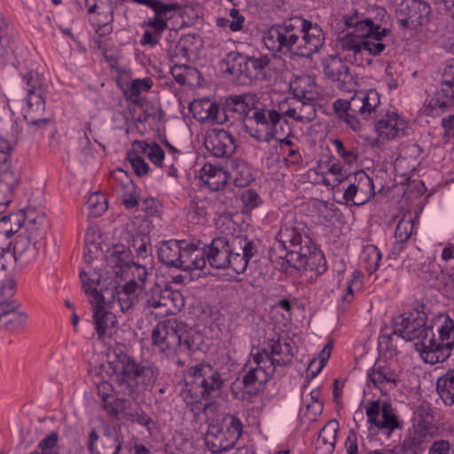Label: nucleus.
<instances>
[{"label":"nucleus","instance_id":"f257e3e1","mask_svg":"<svg viewBox=\"0 0 454 454\" xmlns=\"http://www.w3.org/2000/svg\"><path fill=\"white\" fill-rule=\"evenodd\" d=\"M115 393L119 395L137 399L152 387L159 375L157 367L149 361L137 362L133 357L122 354L118 356L114 365ZM108 395H102L104 408L112 416H117L125 408L126 399L116 397L108 401Z\"/></svg>","mask_w":454,"mask_h":454},{"label":"nucleus","instance_id":"f03ea898","mask_svg":"<svg viewBox=\"0 0 454 454\" xmlns=\"http://www.w3.org/2000/svg\"><path fill=\"white\" fill-rule=\"evenodd\" d=\"M273 249H281L279 257H285L287 263L297 270L309 264L315 265L323 258L322 253L308 236L307 226L301 222L284 223L278 232Z\"/></svg>","mask_w":454,"mask_h":454},{"label":"nucleus","instance_id":"7ed1b4c3","mask_svg":"<svg viewBox=\"0 0 454 454\" xmlns=\"http://www.w3.org/2000/svg\"><path fill=\"white\" fill-rule=\"evenodd\" d=\"M222 374L208 364H200L192 366L185 378V388L183 395L191 411L197 413L202 411L208 419L216 410L215 403L203 404V399L216 396L224 385Z\"/></svg>","mask_w":454,"mask_h":454},{"label":"nucleus","instance_id":"20e7f679","mask_svg":"<svg viewBox=\"0 0 454 454\" xmlns=\"http://www.w3.org/2000/svg\"><path fill=\"white\" fill-rule=\"evenodd\" d=\"M153 347L168 358L177 357L176 364L184 366L185 357L195 349L186 334L184 325L176 318L160 321L152 331Z\"/></svg>","mask_w":454,"mask_h":454},{"label":"nucleus","instance_id":"39448f33","mask_svg":"<svg viewBox=\"0 0 454 454\" xmlns=\"http://www.w3.org/2000/svg\"><path fill=\"white\" fill-rule=\"evenodd\" d=\"M380 18H360L357 13L345 19L349 28H355L364 37L363 51L372 56H380L391 43V30L387 27L389 16L382 10Z\"/></svg>","mask_w":454,"mask_h":454},{"label":"nucleus","instance_id":"423d86ee","mask_svg":"<svg viewBox=\"0 0 454 454\" xmlns=\"http://www.w3.org/2000/svg\"><path fill=\"white\" fill-rule=\"evenodd\" d=\"M427 315L423 311L415 310L408 317L399 316L394 320V326H385L381 329L380 344H385L387 349H396L394 337L405 340L419 339L424 342L431 336L432 327L427 325Z\"/></svg>","mask_w":454,"mask_h":454},{"label":"nucleus","instance_id":"0eeeda50","mask_svg":"<svg viewBox=\"0 0 454 454\" xmlns=\"http://www.w3.org/2000/svg\"><path fill=\"white\" fill-rule=\"evenodd\" d=\"M440 324L439 340L434 339L432 332L424 342H416L415 349L420 354L422 359L430 364L446 361L454 348V322L446 314H440L436 317Z\"/></svg>","mask_w":454,"mask_h":454},{"label":"nucleus","instance_id":"6e6552de","mask_svg":"<svg viewBox=\"0 0 454 454\" xmlns=\"http://www.w3.org/2000/svg\"><path fill=\"white\" fill-rule=\"evenodd\" d=\"M43 239L41 227L35 218L28 221L25 232L20 234L15 243L4 241L0 246V282L4 281L2 277L4 271L16 261L17 256H21L28 252L35 256L39 249L40 241Z\"/></svg>","mask_w":454,"mask_h":454},{"label":"nucleus","instance_id":"1a4fd4ad","mask_svg":"<svg viewBox=\"0 0 454 454\" xmlns=\"http://www.w3.org/2000/svg\"><path fill=\"white\" fill-rule=\"evenodd\" d=\"M84 293L93 309V322L98 339L111 335L116 325V317L111 311L114 309V295L110 289H98L94 286H82Z\"/></svg>","mask_w":454,"mask_h":454},{"label":"nucleus","instance_id":"9d476101","mask_svg":"<svg viewBox=\"0 0 454 454\" xmlns=\"http://www.w3.org/2000/svg\"><path fill=\"white\" fill-rule=\"evenodd\" d=\"M130 251L124 245L117 244L107 249L106 262L111 268L113 281L116 284L124 281L125 284L144 283L148 274L145 266L129 262Z\"/></svg>","mask_w":454,"mask_h":454},{"label":"nucleus","instance_id":"9b49d317","mask_svg":"<svg viewBox=\"0 0 454 454\" xmlns=\"http://www.w3.org/2000/svg\"><path fill=\"white\" fill-rule=\"evenodd\" d=\"M299 26L296 18L262 31V42L273 53L296 56Z\"/></svg>","mask_w":454,"mask_h":454},{"label":"nucleus","instance_id":"f8f14e48","mask_svg":"<svg viewBox=\"0 0 454 454\" xmlns=\"http://www.w3.org/2000/svg\"><path fill=\"white\" fill-rule=\"evenodd\" d=\"M242 433L240 420L227 415L223 419V426L209 425L205 435V445L213 454H218L231 449L239 440Z\"/></svg>","mask_w":454,"mask_h":454},{"label":"nucleus","instance_id":"ddd939ff","mask_svg":"<svg viewBox=\"0 0 454 454\" xmlns=\"http://www.w3.org/2000/svg\"><path fill=\"white\" fill-rule=\"evenodd\" d=\"M27 85V111L24 119L35 130L42 129L51 122V118L44 117L45 99L44 91L38 80H35L31 73L23 76Z\"/></svg>","mask_w":454,"mask_h":454},{"label":"nucleus","instance_id":"4468645a","mask_svg":"<svg viewBox=\"0 0 454 454\" xmlns=\"http://www.w3.org/2000/svg\"><path fill=\"white\" fill-rule=\"evenodd\" d=\"M299 26L296 56L311 59L325 45V34L322 27L311 20L296 18Z\"/></svg>","mask_w":454,"mask_h":454},{"label":"nucleus","instance_id":"2eb2a0df","mask_svg":"<svg viewBox=\"0 0 454 454\" xmlns=\"http://www.w3.org/2000/svg\"><path fill=\"white\" fill-rule=\"evenodd\" d=\"M251 121L254 124L247 127L249 135L258 141L269 142L277 136V126L281 121V114L275 109L256 106Z\"/></svg>","mask_w":454,"mask_h":454},{"label":"nucleus","instance_id":"dca6fc26","mask_svg":"<svg viewBox=\"0 0 454 454\" xmlns=\"http://www.w3.org/2000/svg\"><path fill=\"white\" fill-rule=\"evenodd\" d=\"M255 367H251L243 376V387L247 394L255 395L275 373L272 364L265 355H253Z\"/></svg>","mask_w":454,"mask_h":454},{"label":"nucleus","instance_id":"f3484780","mask_svg":"<svg viewBox=\"0 0 454 454\" xmlns=\"http://www.w3.org/2000/svg\"><path fill=\"white\" fill-rule=\"evenodd\" d=\"M430 5L423 0H407L397 9V22L403 28H416L428 23Z\"/></svg>","mask_w":454,"mask_h":454},{"label":"nucleus","instance_id":"a211bd4d","mask_svg":"<svg viewBox=\"0 0 454 454\" xmlns=\"http://www.w3.org/2000/svg\"><path fill=\"white\" fill-rule=\"evenodd\" d=\"M324 73L327 79L331 80L337 88L345 91L355 90L356 82L349 66L340 58L330 56L324 62Z\"/></svg>","mask_w":454,"mask_h":454},{"label":"nucleus","instance_id":"6ab92c4d","mask_svg":"<svg viewBox=\"0 0 454 454\" xmlns=\"http://www.w3.org/2000/svg\"><path fill=\"white\" fill-rule=\"evenodd\" d=\"M348 182L343 194L346 203L362 206L375 194L372 179L363 170L356 172Z\"/></svg>","mask_w":454,"mask_h":454},{"label":"nucleus","instance_id":"aec40b11","mask_svg":"<svg viewBox=\"0 0 454 454\" xmlns=\"http://www.w3.org/2000/svg\"><path fill=\"white\" fill-rule=\"evenodd\" d=\"M133 2L145 5L154 12V17L149 19L145 24L153 28L155 32L160 35L168 28V20H171L176 12L182 10V5L178 3H164L160 0H132Z\"/></svg>","mask_w":454,"mask_h":454},{"label":"nucleus","instance_id":"412c9836","mask_svg":"<svg viewBox=\"0 0 454 454\" xmlns=\"http://www.w3.org/2000/svg\"><path fill=\"white\" fill-rule=\"evenodd\" d=\"M278 108L281 114L300 123H309L317 117L316 102L294 96L280 102Z\"/></svg>","mask_w":454,"mask_h":454},{"label":"nucleus","instance_id":"4be33fe9","mask_svg":"<svg viewBox=\"0 0 454 454\" xmlns=\"http://www.w3.org/2000/svg\"><path fill=\"white\" fill-rule=\"evenodd\" d=\"M255 355H265L275 371L277 366L289 364L294 357L290 341L279 336L269 339L262 349Z\"/></svg>","mask_w":454,"mask_h":454},{"label":"nucleus","instance_id":"5701e85b","mask_svg":"<svg viewBox=\"0 0 454 454\" xmlns=\"http://www.w3.org/2000/svg\"><path fill=\"white\" fill-rule=\"evenodd\" d=\"M366 415L368 417V423L374 425L379 429L394 430L398 428L399 423L397 421L395 410L391 403L385 402L380 405V401H372L366 408Z\"/></svg>","mask_w":454,"mask_h":454},{"label":"nucleus","instance_id":"b1692460","mask_svg":"<svg viewBox=\"0 0 454 454\" xmlns=\"http://www.w3.org/2000/svg\"><path fill=\"white\" fill-rule=\"evenodd\" d=\"M256 107V96L252 93L231 95L223 104V118L229 115L238 120H245L251 111Z\"/></svg>","mask_w":454,"mask_h":454},{"label":"nucleus","instance_id":"393cba45","mask_svg":"<svg viewBox=\"0 0 454 454\" xmlns=\"http://www.w3.org/2000/svg\"><path fill=\"white\" fill-rule=\"evenodd\" d=\"M205 146L215 157H229L236 150L234 137L223 129H214L207 132Z\"/></svg>","mask_w":454,"mask_h":454},{"label":"nucleus","instance_id":"a878e982","mask_svg":"<svg viewBox=\"0 0 454 454\" xmlns=\"http://www.w3.org/2000/svg\"><path fill=\"white\" fill-rule=\"evenodd\" d=\"M429 106L439 108L442 112L454 106V64L444 70L441 89L435 91Z\"/></svg>","mask_w":454,"mask_h":454},{"label":"nucleus","instance_id":"bb28decb","mask_svg":"<svg viewBox=\"0 0 454 454\" xmlns=\"http://www.w3.org/2000/svg\"><path fill=\"white\" fill-rule=\"evenodd\" d=\"M98 434L93 430L89 436L88 447L91 454H118L121 448L118 434L115 429L106 426L99 442Z\"/></svg>","mask_w":454,"mask_h":454},{"label":"nucleus","instance_id":"cd10ccee","mask_svg":"<svg viewBox=\"0 0 454 454\" xmlns=\"http://www.w3.org/2000/svg\"><path fill=\"white\" fill-rule=\"evenodd\" d=\"M20 173L15 165L0 166V207H8L20 184Z\"/></svg>","mask_w":454,"mask_h":454},{"label":"nucleus","instance_id":"c85d7f7f","mask_svg":"<svg viewBox=\"0 0 454 454\" xmlns=\"http://www.w3.org/2000/svg\"><path fill=\"white\" fill-rule=\"evenodd\" d=\"M202 253L206 262L215 268L224 269L229 267V255L231 253L229 247V240L224 237L214 239L212 242L206 246Z\"/></svg>","mask_w":454,"mask_h":454},{"label":"nucleus","instance_id":"c756f323","mask_svg":"<svg viewBox=\"0 0 454 454\" xmlns=\"http://www.w3.org/2000/svg\"><path fill=\"white\" fill-rule=\"evenodd\" d=\"M190 110L200 122L222 123L224 121L219 106L207 98L194 100Z\"/></svg>","mask_w":454,"mask_h":454},{"label":"nucleus","instance_id":"7c9ffc66","mask_svg":"<svg viewBox=\"0 0 454 454\" xmlns=\"http://www.w3.org/2000/svg\"><path fill=\"white\" fill-rule=\"evenodd\" d=\"M94 287L112 290L114 295V308H120L122 312L133 306L142 291L141 286H94Z\"/></svg>","mask_w":454,"mask_h":454},{"label":"nucleus","instance_id":"2f4dec72","mask_svg":"<svg viewBox=\"0 0 454 454\" xmlns=\"http://www.w3.org/2000/svg\"><path fill=\"white\" fill-rule=\"evenodd\" d=\"M405 122L399 119L395 113L387 114L384 119H381L375 124V129L380 137L387 140H392L403 136Z\"/></svg>","mask_w":454,"mask_h":454},{"label":"nucleus","instance_id":"473e14b6","mask_svg":"<svg viewBox=\"0 0 454 454\" xmlns=\"http://www.w3.org/2000/svg\"><path fill=\"white\" fill-rule=\"evenodd\" d=\"M181 257L178 261V269L184 270H192L193 269H202L206 265V259L202 250L199 249L193 244H181Z\"/></svg>","mask_w":454,"mask_h":454},{"label":"nucleus","instance_id":"72a5a7b5","mask_svg":"<svg viewBox=\"0 0 454 454\" xmlns=\"http://www.w3.org/2000/svg\"><path fill=\"white\" fill-rule=\"evenodd\" d=\"M234 62L235 64L232 68L238 66V71L240 74L247 77H251L266 68L270 64V59L267 56L250 57L239 53L234 59Z\"/></svg>","mask_w":454,"mask_h":454},{"label":"nucleus","instance_id":"f704fd0d","mask_svg":"<svg viewBox=\"0 0 454 454\" xmlns=\"http://www.w3.org/2000/svg\"><path fill=\"white\" fill-rule=\"evenodd\" d=\"M200 178L210 190L218 191L225 186L230 176L227 170L212 164H206L201 169Z\"/></svg>","mask_w":454,"mask_h":454},{"label":"nucleus","instance_id":"c9c22d12","mask_svg":"<svg viewBox=\"0 0 454 454\" xmlns=\"http://www.w3.org/2000/svg\"><path fill=\"white\" fill-rule=\"evenodd\" d=\"M27 217L23 210L3 216L0 219V242L7 241L17 233Z\"/></svg>","mask_w":454,"mask_h":454},{"label":"nucleus","instance_id":"e433bc0d","mask_svg":"<svg viewBox=\"0 0 454 454\" xmlns=\"http://www.w3.org/2000/svg\"><path fill=\"white\" fill-rule=\"evenodd\" d=\"M291 90L294 97L307 100L308 102H317L319 98L317 88L309 76H302L291 84Z\"/></svg>","mask_w":454,"mask_h":454},{"label":"nucleus","instance_id":"4c0bfd02","mask_svg":"<svg viewBox=\"0 0 454 454\" xmlns=\"http://www.w3.org/2000/svg\"><path fill=\"white\" fill-rule=\"evenodd\" d=\"M181 244H185V242L184 240L162 242L158 249L159 260L167 266L177 268L181 257Z\"/></svg>","mask_w":454,"mask_h":454},{"label":"nucleus","instance_id":"58836bf2","mask_svg":"<svg viewBox=\"0 0 454 454\" xmlns=\"http://www.w3.org/2000/svg\"><path fill=\"white\" fill-rule=\"evenodd\" d=\"M228 172L237 186H246L254 180L251 168L239 160L231 161V169Z\"/></svg>","mask_w":454,"mask_h":454},{"label":"nucleus","instance_id":"ea45409f","mask_svg":"<svg viewBox=\"0 0 454 454\" xmlns=\"http://www.w3.org/2000/svg\"><path fill=\"white\" fill-rule=\"evenodd\" d=\"M436 390L447 405L454 404V370H449L436 381Z\"/></svg>","mask_w":454,"mask_h":454},{"label":"nucleus","instance_id":"a19ab883","mask_svg":"<svg viewBox=\"0 0 454 454\" xmlns=\"http://www.w3.org/2000/svg\"><path fill=\"white\" fill-rule=\"evenodd\" d=\"M429 434L421 427H414L409 431L402 443V449L405 452L416 453L422 449L423 444L427 441Z\"/></svg>","mask_w":454,"mask_h":454},{"label":"nucleus","instance_id":"79ce46f5","mask_svg":"<svg viewBox=\"0 0 454 454\" xmlns=\"http://www.w3.org/2000/svg\"><path fill=\"white\" fill-rule=\"evenodd\" d=\"M368 380L377 387H381V385L386 383H392L396 385L397 379L393 370L386 365L377 364L368 372Z\"/></svg>","mask_w":454,"mask_h":454},{"label":"nucleus","instance_id":"37998d69","mask_svg":"<svg viewBox=\"0 0 454 454\" xmlns=\"http://www.w3.org/2000/svg\"><path fill=\"white\" fill-rule=\"evenodd\" d=\"M381 257V253L376 246L367 245L364 247L361 261L368 272L369 278L378 269Z\"/></svg>","mask_w":454,"mask_h":454},{"label":"nucleus","instance_id":"c03bdc74","mask_svg":"<svg viewBox=\"0 0 454 454\" xmlns=\"http://www.w3.org/2000/svg\"><path fill=\"white\" fill-rule=\"evenodd\" d=\"M229 247L231 250V255H240L247 254L248 256H254L257 253V246L254 241L249 239L247 236H237L229 242Z\"/></svg>","mask_w":454,"mask_h":454},{"label":"nucleus","instance_id":"a18cd8bd","mask_svg":"<svg viewBox=\"0 0 454 454\" xmlns=\"http://www.w3.org/2000/svg\"><path fill=\"white\" fill-rule=\"evenodd\" d=\"M363 101L364 102L363 118L372 120L377 117L380 99V95L375 90L363 91Z\"/></svg>","mask_w":454,"mask_h":454},{"label":"nucleus","instance_id":"49530a36","mask_svg":"<svg viewBox=\"0 0 454 454\" xmlns=\"http://www.w3.org/2000/svg\"><path fill=\"white\" fill-rule=\"evenodd\" d=\"M111 184L117 192H134L135 185L126 171L115 169L111 175Z\"/></svg>","mask_w":454,"mask_h":454},{"label":"nucleus","instance_id":"de8ad7c7","mask_svg":"<svg viewBox=\"0 0 454 454\" xmlns=\"http://www.w3.org/2000/svg\"><path fill=\"white\" fill-rule=\"evenodd\" d=\"M111 271V269L108 270L106 271L107 277L105 278L100 270L87 267V269H83L80 271L79 277L82 284H100L101 282H106L110 278L111 282H114Z\"/></svg>","mask_w":454,"mask_h":454},{"label":"nucleus","instance_id":"09e8293b","mask_svg":"<svg viewBox=\"0 0 454 454\" xmlns=\"http://www.w3.org/2000/svg\"><path fill=\"white\" fill-rule=\"evenodd\" d=\"M364 37L359 35L355 29L340 38L339 45L341 50L353 51L355 54L363 51Z\"/></svg>","mask_w":454,"mask_h":454},{"label":"nucleus","instance_id":"8fccbe9b","mask_svg":"<svg viewBox=\"0 0 454 454\" xmlns=\"http://www.w3.org/2000/svg\"><path fill=\"white\" fill-rule=\"evenodd\" d=\"M136 150L148 157L155 165L159 166L164 160V151L158 145H150L144 142H136L134 144Z\"/></svg>","mask_w":454,"mask_h":454},{"label":"nucleus","instance_id":"3c124183","mask_svg":"<svg viewBox=\"0 0 454 454\" xmlns=\"http://www.w3.org/2000/svg\"><path fill=\"white\" fill-rule=\"evenodd\" d=\"M338 431L339 423L336 419L329 420L320 431L319 437L325 444H329L331 451H333L335 447Z\"/></svg>","mask_w":454,"mask_h":454},{"label":"nucleus","instance_id":"603ef678","mask_svg":"<svg viewBox=\"0 0 454 454\" xmlns=\"http://www.w3.org/2000/svg\"><path fill=\"white\" fill-rule=\"evenodd\" d=\"M139 150L129 151L127 153V160L130 163L134 172L138 176H145L149 171V166L145 161L142 155L139 154Z\"/></svg>","mask_w":454,"mask_h":454},{"label":"nucleus","instance_id":"864d4df0","mask_svg":"<svg viewBox=\"0 0 454 454\" xmlns=\"http://www.w3.org/2000/svg\"><path fill=\"white\" fill-rule=\"evenodd\" d=\"M160 296V300L156 302V306H167V301L169 300L172 301L173 306L176 309H180L184 306V300L182 294L179 292L174 291L170 288V286H165V288Z\"/></svg>","mask_w":454,"mask_h":454},{"label":"nucleus","instance_id":"5fc2aeb1","mask_svg":"<svg viewBox=\"0 0 454 454\" xmlns=\"http://www.w3.org/2000/svg\"><path fill=\"white\" fill-rule=\"evenodd\" d=\"M89 207L92 210L94 215H100L108 207L106 196L99 192L92 193L87 201Z\"/></svg>","mask_w":454,"mask_h":454},{"label":"nucleus","instance_id":"6e6d98bb","mask_svg":"<svg viewBox=\"0 0 454 454\" xmlns=\"http://www.w3.org/2000/svg\"><path fill=\"white\" fill-rule=\"evenodd\" d=\"M123 418L128 421L145 427L149 433H151L152 425L154 424L153 419L143 411L124 412Z\"/></svg>","mask_w":454,"mask_h":454},{"label":"nucleus","instance_id":"4d7b16f0","mask_svg":"<svg viewBox=\"0 0 454 454\" xmlns=\"http://www.w3.org/2000/svg\"><path fill=\"white\" fill-rule=\"evenodd\" d=\"M27 317V316L26 313L15 311L12 313L9 317L3 320L0 324V327L9 331L17 330L25 325Z\"/></svg>","mask_w":454,"mask_h":454},{"label":"nucleus","instance_id":"13d9d810","mask_svg":"<svg viewBox=\"0 0 454 454\" xmlns=\"http://www.w3.org/2000/svg\"><path fill=\"white\" fill-rule=\"evenodd\" d=\"M412 231L413 222L411 217H403L395 228V236L400 242H404L411 237Z\"/></svg>","mask_w":454,"mask_h":454},{"label":"nucleus","instance_id":"bf43d9fd","mask_svg":"<svg viewBox=\"0 0 454 454\" xmlns=\"http://www.w3.org/2000/svg\"><path fill=\"white\" fill-rule=\"evenodd\" d=\"M45 433V427L42 422L31 425L22 435L23 442L32 444L38 440V438Z\"/></svg>","mask_w":454,"mask_h":454},{"label":"nucleus","instance_id":"052dcab7","mask_svg":"<svg viewBox=\"0 0 454 454\" xmlns=\"http://www.w3.org/2000/svg\"><path fill=\"white\" fill-rule=\"evenodd\" d=\"M240 200L247 211L253 210L261 203V199L257 192L250 189L245 190L241 193Z\"/></svg>","mask_w":454,"mask_h":454},{"label":"nucleus","instance_id":"680f3d73","mask_svg":"<svg viewBox=\"0 0 454 454\" xmlns=\"http://www.w3.org/2000/svg\"><path fill=\"white\" fill-rule=\"evenodd\" d=\"M252 257L253 256H248L246 253L245 254L240 255H231V253H230L229 266L231 267L238 274L242 273L247 269L248 262Z\"/></svg>","mask_w":454,"mask_h":454},{"label":"nucleus","instance_id":"e2e57ef3","mask_svg":"<svg viewBox=\"0 0 454 454\" xmlns=\"http://www.w3.org/2000/svg\"><path fill=\"white\" fill-rule=\"evenodd\" d=\"M58 441L59 434L56 431H52L46 435L38 444L42 454H53L52 449L56 446Z\"/></svg>","mask_w":454,"mask_h":454},{"label":"nucleus","instance_id":"0e129e2a","mask_svg":"<svg viewBox=\"0 0 454 454\" xmlns=\"http://www.w3.org/2000/svg\"><path fill=\"white\" fill-rule=\"evenodd\" d=\"M333 144L339 156L341 157L347 164H352L356 161V155L354 151L347 149L340 139H334Z\"/></svg>","mask_w":454,"mask_h":454},{"label":"nucleus","instance_id":"69168bd1","mask_svg":"<svg viewBox=\"0 0 454 454\" xmlns=\"http://www.w3.org/2000/svg\"><path fill=\"white\" fill-rule=\"evenodd\" d=\"M328 174H331L334 176V179L333 180V186H338L344 181L349 180L351 177V176L347 175L340 163H333L329 168Z\"/></svg>","mask_w":454,"mask_h":454},{"label":"nucleus","instance_id":"338daca9","mask_svg":"<svg viewBox=\"0 0 454 454\" xmlns=\"http://www.w3.org/2000/svg\"><path fill=\"white\" fill-rule=\"evenodd\" d=\"M196 39H199V36H196L195 35H187L185 36H183L181 38V40L176 45V49H175L176 57L181 56L184 59H187L188 53H189L187 45L189 43H192Z\"/></svg>","mask_w":454,"mask_h":454},{"label":"nucleus","instance_id":"774afa93","mask_svg":"<svg viewBox=\"0 0 454 454\" xmlns=\"http://www.w3.org/2000/svg\"><path fill=\"white\" fill-rule=\"evenodd\" d=\"M152 85L153 82L150 78L136 79L130 84V95L138 96L141 92L149 90Z\"/></svg>","mask_w":454,"mask_h":454}]
</instances>
